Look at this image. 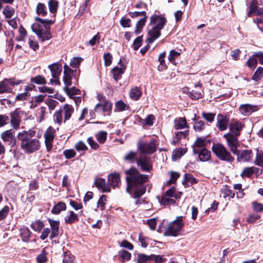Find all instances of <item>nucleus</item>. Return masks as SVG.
<instances>
[{
	"label": "nucleus",
	"instance_id": "obj_44",
	"mask_svg": "<svg viewBox=\"0 0 263 263\" xmlns=\"http://www.w3.org/2000/svg\"><path fill=\"white\" fill-rule=\"evenodd\" d=\"M254 173V167H245L240 174V176L242 178L250 177Z\"/></svg>",
	"mask_w": 263,
	"mask_h": 263
},
{
	"label": "nucleus",
	"instance_id": "obj_57",
	"mask_svg": "<svg viewBox=\"0 0 263 263\" xmlns=\"http://www.w3.org/2000/svg\"><path fill=\"white\" fill-rule=\"evenodd\" d=\"M14 13V10L11 7L7 6L3 10V14L6 18H11Z\"/></svg>",
	"mask_w": 263,
	"mask_h": 263
},
{
	"label": "nucleus",
	"instance_id": "obj_29",
	"mask_svg": "<svg viewBox=\"0 0 263 263\" xmlns=\"http://www.w3.org/2000/svg\"><path fill=\"white\" fill-rule=\"evenodd\" d=\"M108 181L109 184L116 187L118 186L120 182V175L118 173L110 174L108 176Z\"/></svg>",
	"mask_w": 263,
	"mask_h": 263
},
{
	"label": "nucleus",
	"instance_id": "obj_62",
	"mask_svg": "<svg viewBox=\"0 0 263 263\" xmlns=\"http://www.w3.org/2000/svg\"><path fill=\"white\" fill-rule=\"evenodd\" d=\"M252 205L255 211L257 212H263V204L254 201L252 202Z\"/></svg>",
	"mask_w": 263,
	"mask_h": 263
},
{
	"label": "nucleus",
	"instance_id": "obj_45",
	"mask_svg": "<svg viewBox=\"0 0 263 263\" xmlns=\"http://www.w3.org/2000/svg\"><path fill=\"white\" fill-rule=\"evenodd\" d=\"M59 3L56 0H50L48 2V7L50 12L52 14H55L58 8Z\"/></svg>",
	"mask_w": 263,
	"mask_h": 263
},
{
	"label": "nucleus",
	"instance_id": "obj_60",
	"mask_svg": "<svg viewBox=\"0 0 263 263\" xmlns=\"http://www.w3.org/2000/svg\"><path fill=\"white\" fill-rule=\"evenodd\" d=\"M74 257L70 253H66L64 256L63 263H74Z\"/></svg>",
	"mask_w": 263,
	"mask_h": 263
},
{
	"label": "nucleus",
	"instance_id": "obj_52",
	"mask_svg": "<svg viewBox=\"0 0 263 263\" xmlns=\"http://www.w3.org/2000/svg\"><path fill=\"white\" fill-rule=\"evenodd\" d=\"M44 227L43 222L41 220H36L32 222L31 227L35 231L40 232Z\"/></svg>",
	"mask_w": 263,
	"mask_h": 263
},
{
	"label": "nucleus",
	"instance_id": "obj_48",
	"mask_svg": "<svg viewBox=\"0 0 263 263\" xmlns=\"http://www.w3.org/2000/svg\"><path fill=\"white\" fill-rule=\"evenodd\" d=\"M165 52H164L160 54L158 58V61L160 62V66H158V70L162 71L164 69L166 68V66L165 64Z\"/></svg>",
	"mask_w": 263,
	"mask_h": 263
},
{
	"label": "nucleus",
	"instance_id": "obj_27",
	"mask_svg": "<svg viewBox=\"0 0 263 263\" xmlns=\"http://www.w3.org/2000/svg\"><path fill=\"white\" fill-rule=\"evenodd\" d=\"M1 136L2 139L5 142L12 143L14 141V134L11 129L3 132Z\"/></svg>",
	"mask_w": 263,
	"mask_h": 263
},
{
	"label": "nucleus",
	"instance_id": "obj_20",
	"mask_svg": "<svg viewBox=\"0 0 263 263\" xmlns=\"http://www.w3.org/2000/svg\"><path fill=\"white\" fill-rule=\"evenodd\" d=\"M48 221L51 228L50 238V239H52L58 236L59 234L60 222L59 221L51 219H49Z\"/></svg>",
	"mask_w": 263,
	"mask_h": 263
},
{
	"label": "nucleus",
	"instance_id": "obj_11",
	"mask_svg": "<svg viewBox=\"0 0 263 263\" xmlns=\"http://www.w3.org/2000/svg\"><path fill=\"white\" fill-rule=\"evenodd\" d=\"M55 130L51 126H49L44 133L45 142L48 151H50L52 148V142L54 138Z\"/></svg>",
	"mask_w": 263,
	"mask_h": 263
},
{
	"label": "nucleus",
	"instance_id": "obj_14",
	"mask_svg": "<svg viewBox=\"0 0 263 263\" xmlns=\"http://www.w3.org/2000/svg\"><path fill=\"white\" fill-rule=\"evenodd\" d=\"M258 109V107L257 106L250 104H241L239 107L240 112L243 116L250 115Z\"/></svg>",
	"mask_w": 263,
	"mask_h": 263
},
{
	"label": "nucleus",
	"instance_id": "obj_8",
	"mask_svg": "<svg viewBox=\"0 0 263 263\" xmlns=\"http://www.w3.org/2000/svg\"><path fill=\"white\" fill-rule=\"evenodd\" d=\"M238 136L231 133H227L223 136L227 140L228 145L233 154L237 153V148L239 145Z\"/></svg>",
	"mask_w": 263,
	"mask_h": 263
},
{
	"label": "nucleus",
	"instance_id": "obj_54",
	"mask_svg": "<svg viewBox=\"0 0 263 263\" xmlns=\"http://www.w3.org/2000/svg\"><path fill=\"white\" fill-rule=\"evenodd\" d=\"M151 255H146L143 254H140L138 255L137 262L146 263L148 261L151 260Z\"/></svg>",
	"mask_w": 263,
	"mask_h": 263
},
{
	"label": "nucleus",
	"instance_id": "obj_30",
	"mask_svg": "<svg viewBox=\"0 0 263 263\" xmlns=\"http://www.w3.org/2000/svg\"><path fill=\"white\" fill-rule=\"evenodd\" d=\"M157 199L160 203L164 206L175 204L176 203V201L174 199L166 196L165 194H163L161 198L158 196Z\"/></svg>",
	"mask_w": 263,
	"mask_h": 263
},
{
	"label": "nucleus",
	"instance_id": "obj_56",
	"mask_svg": "<svg viewBox=\"0 0 263 263\" xmlns=\"http://www.w3.org/2000/svg\"><path fill=\"white\" fill-rule=\"evenodd\" d=\"M257 0H252L249 6V10L248 12V16H251L255 10L258 8L257 7Z\"/></svg>",
	"mask_w": 263,
	"mask_h": 263
},
{
	"label": "nucleus",
	"instance_id": "obj_18",
	"mask_svg": "<svg viewBox=\"0 0 263 263\" xmlns=\"http://www.w3.org/2000/svg\"><path fill=\"white\" fill-rule=\"evenodd\" d=\"M229 123L228 118L221 114H218L217 117L216 125L220 130H224L227 128Z\"/></svg>",
	"mask_w": 263,
	"mask_h": 263
},
{
	"label": "nucleus",
	"instance_id": "obj_19",
	"mask_svg": "<svg viewBox=\"0 0 263 263\" xmlns=\"http://www.w3.org/2000/svg\"><path fill=\"white\" fill-rule=\"evenodd\" d=\"M206 139L205 137H199L197 138L194 144L192 145L194 154H195L197 152H199V151L201 148H205L204 147L206 144Z\"/></svg>",
	"mask_w": 263,
	"mask_h": 263
},
{
	"label": "nucleus",
	"instance_id": "obj_16",
	"mask_svg": "<svg viewBox=\"0 0 263 263\" xmlns=\"http://www.w3.org/2000/svg\"><path fill=\"white\" fill-rule=\"evenodd\" d=\"M74 73V70L71 69L67 64L64 66V74L63 81L66 87H68L71 85V76Z\"/></svg>",
	"mask_w": 263,
	"mask_h": 263
},
{
	"label": "nucleus",
	"instance_id": "obj_43",
	"mask_svg": "<svg viewBox=\"0 0 263 263\" xmlns=\"http://www.w3.org/2000/svg\"><path fill=\"white\" fill-rule=\"evenodd\" d=\"M36 11L39 15L45 16L47 13L46 6L43 3H39L37 5Z\"/></svg>",
	"mask_w": 263,
	"mask_h": 263
},
{
	"label": "nucleus",
	"instance_id": "obj_42",
	"mask_svg": "<svg viewBox=\"0 0 263 263\" xmlns=\"http://www.w3.org/2000/svg\"><path fill=\"white\" fill-rule=\"evenodd\" d=\"M164 194L171 198L173 197L175 199L180 198L182 194V193L177 192L174 187H172L170 189L167 190Z\"/></svg>",
	"mask_w": 263,
	"mask_h": 263
},
{
	"label": "nucleus",
	"instance_id": "obj_59",
	"mask_svg": "<svg viewBox=\"0 0 263 263\" xmlns=\"http://www.w3.org/2000/svg\"><path fill=\"white\" fill-rule=\"evenodd\" d=\"M120 257L123 261L129 260L131 258V254L127 251L121 250L119 253Z\"/></svg>",
	"mask_w": 263,
	"mask_h": 263
},
{
	"label": "nucleus",
	"instance_id": "obj_47",
	"mask_svg": "<svg viewBox=\"0 0 263 263\" xmlns=\"http://www.w3.org/2000/svg\"><path fill=\"white\" fill-rule=\"evenodd\" d=\"M47 253L45 249L42 251V252L39 254L36 258L37 263H44L47 261Z\"/></svg>",
	"mask_w": 263,
	"mask_h": 263
},
{
	"label": "nucleus",
	"instance_id": "obj_32",
	"mask_svg": "<svg viewBox=\"0 0 263 263\" xmlns=\"http://www.w3.org/2000/svg\"><path fill=\"white\" fill-rule=\"evenodd\" d=\"M66 205L63 202H59L52 209L51 212L53 214H59L61 211L66 210Z\"/></svg>",
	"mask_w": 263,
	"mask_h": 263
},
{
	"label": "nucleus",
	"instance_id": "obj_49",
	"mask_svg": "<svg viewBox=\"0 0 263 263\" xmlns=\"http://www.w3.org/2000/svg\"><path fill=\"white\" fill-rule=\"evenodd\" d=\"M255 164L261 166L263 164V151L257 149L256 159L254 161Z\"/></svg>",
	"mask_w": 263,
	"mask_h": 263
},
{
	"label": "nucleus",
	"instance_id": "obj_28",
	"mask_svg": "<svg viewBox=\"0 0 263 263\" xmlns=\"http://www.w3.org/2000/svg\"><path fill=\"white\" fill-rule=\"evenodd\" d=\"M174 127L176 129H182L187 128L188 125L184 118H177L174 120Z\"/></svg>",
	"mask_w": 263,
	"mask_h": 263
},
{
	"label": "nucleus",
	"instance_id": "obj_25",
	"mask_svg": "<svg viewBox=\"0 0 263 263\" xmlns=\"http://www.w3.org/2000/svg\"><path fill=\"white\" fill-rule=\"evenodd\" d=\"M161 30L153 27V28L148 32L149 37L147 41L149 43H153L155 40L158 38L160 35Z\"/></svg>",
	"mask_w": 263,
	"mask_h": 263
},
{
	"label": "nucleus",
	"instance_id": "obj_31",
	"mask_svg": "<svg viewBox=\"0 0 263 263\" xmlns=\"http://www.w3.org/2000/svg\"><path fill=\"white\" fill-rule=\"evenodd\" d=\"M63 111L64 112V122H65L70 118L71 115L73 113L74 108L71 105L65 104L63 108Z\"/></svg>",
	"mask_w": 263,
	"mask_h": 263
},
{
	"label": "nucleus",
	"instance_id": "obj_51",
	"mask_svg": "<svg viewBox=\"0 0 263 263\" xmlns=\"http://www.w3.org/2000/svg\"><path fill=\"white\" fill-rule=\"evenodd\" d=\"M96 137L100 143H104L106 140L107 133L104 131H100L96 135Z\"/></svg>",
	"mask_w": 263,
	"mask_h": 263
},
{
	"label": "nucleus",
	"instance_id": "obj_6",
	"mask_svg": "<svg viewBox=\"0 0 263 263\" xmlns=\"http://www.w3.org/2000/svg\"><path fill=\"white\" fill-rule=\"evenodd\" d=\"M158 142L156 140L152 139L150 142H139L138 148L141 154H152L156 151Z\"/></svg>",
	"mask_w": 263,
	"mask_h": 263
},
{
	"label": "nucleus",
	"instance_id": "obj_40",
	"mask_svg": "<svg viewBox=\"0 0 263 263\" xmlns=\"http://www.w3.org/2000/svg\"><path fill=\"white\" fill-rule=\"evenodd\" d=\"M147 18V16H145L144 17L141 18L137 22L135 31L136 34H138L141 32L142 28L145 25Z\"/></svg>",
	"mask_w": 263,
	"mask_h": 263
},
{
	"label": "nucleus",
	"instance_id": "obj_50",
	"mask_svg": "<svg viewBox=\"0 0 263 263\" xmlns=\"http://www.w3.org/2000/svg\"><path fill=\"white\" fill-rule=\"evenodd\" d=\"M263 76V68L259 67L256 69L252 76V80L255 81H257L261 79Z\"/></svg>",
	"mask_w": 263,
	"mask_h": 263
},
{
	"label": "nucleus",
	"instance_id": "obj_21",
	"mask_svg": "<svg viewBox=\"0 0 263 263\" xmlns=\"http://www.w3.org/2000/svg\"><path fill=\"white\" fill-rule=\"evenodd\" d=\"M64 221L66 224H72L79 221L78 215L72 211H68L64 217Z\"/></svg>",
	"mask_w": 263,
	"mask_h": 263
},
{
	"label": "nucleus",
	"instance_id": "obj_9",
	"mask_svg": "<svg viewBox=\"0 0 263 263\" xmlns=\"http://www.w3.org/2000/svg\"><path fill=\"white\" fill-rule=\"evenodd\" d=\"M21 82V81H16L14 79H4L0 82V93L11 92L12 89L10 87V86L18 85Z\"/></svg>",
	"mask_w": 263,
	"mask_h": 263
},
{
	"label": "nucleus",
	"instance_id": "obj_24",
	"mask_svg": "<svg viewBox=\"0 0 263 263\" xmlns=\"http://www.w3.org/2000/svg\"><path fill=\"white\" fill-rule=\"evenodd\" d=\"M195 154H198L199 160L202 162L208 161L211 158V152L206 148H201Z\"/></svg>",
	"mask_w": 263,
	"mask_h": 263
},
{
	"label": "nucleus",
	"instance_id": "obj_58",
	"mask_svg": "<svg viewBox=\"0 0 263 263\" xmlns=\"http://www.w3.org/2000/svg\"><path fill=\"white\" fill-rule=\"evenodd\" d=\"M180 53L175 51V50H172L170 51L168 59L170 62L172 63H174L176 59L180 55Z\"/></svg>",
	"mask_w": 263,
	"mask_h": 263
},
{
	"label": "nucleus",
	"instance_id": "obj_61",
	"mask_svg": "<svg viewBox=\"0 0 263 263\" xmlns=\"http://www.w3.org/2000/svg\"><path fill=\"white\" fill-rule=\"evenodd\" d=\"M106 196L105 195H102L99 200H98L97 202V206L98 208L100 209L101 210H103L104 209V206L106 204Z\"/></svg>",
	"mask_w": 263,
	"mask_h": 263
},
{
	"label": "nucleus",
	"instance_id": "obj_22",
	"mask_svg": "<svg viewBox=\"0 0 263 263\" xmlns=\"http://www.w3.org/2000/svg\"><path fill=\"white\" fill-rule=\"evenodd\" d=\"M95 184L96 186L103 192H109L110 189L109 186L106 184L105 180L103 178H98L95 180Z\"/></svg>",
	"mask_w": 263,
	"mask_h": 263
},
{
	"label": "nucleus",
	"instance_id": "obj_4",
	"mask_svg": "<svg viewBox=\"0 0 263 263\" xmlns=\"http://www.w3.org/2000/svg\"><path fill=\"white\" fill-rule=\"evenodd\" d=\"M212 151L216 157L220 160L232 162L234 159L225 146L221 143L213 145Z\"/></svg>",
	"mask_w": 263,
	"mask_h": 263
},
{
	"label": "nucleus",
	"instance_id": "obj_1",
	"mask_svg": "<svg viewBox=\"0 0 263 263\" xmlns=\"http://www.w3.org/2000/svg\"><path fill=\"white\" fill-rule=\"evenodd\" d=\"M127 182L126 192L130 193V190H134L133 197L138 198L145 192V187L143 184L147 181L148 176L141 174L136 168H130L125 171Z\"/></svg>",
	"mask_w": 263,
	"mask_h": 263
},
{
	"label": "nucleus",
	"instance_id": "obj_39",
	"mask_svg": "<svg viewBox=\"0 0 263 263\" xmlns=\"http://www.w3.org/2000/svg\"><path fill=\"white\" fill-rule=\"evenodd\" d=\"M31 232L29 229L25 227H23L20 229V235L23 241H27L30 237Z\"/></svg>",
	"mask_w": 263,
	"mask_h": 263
},
{
	"label": "nucleus",
	"instance_id": "obj_63",
	"mask_svg": "<svg viewBox=\"0 0 263 263\" xmlns=\"http://www.w3.org/2000/svg\"><path fill=\"white\" fill-rule=\"evenodd\" d=\"M180 175L177 172H172L171 173V179L166 182L168 185L174 183L179 178Z\"/></svg>",
	"mask_w": 263,
	"mask_h": 263
},
{
	"label": "nucleus",
	"instance_id": "obj_41",
	"mask_svg": "<svg viewBox=\"0 0 263 263\" xmlns=\"http://www.w3.org/2000/svg\"><path fill=\"white\" fill-rule=\"evenodd\" d=\"M189 134V131H184V132H178L175 134V136L174 140L172 141V143L174 145H176V144L178 142L180 139L182 137L185 138Z\"/></svg>",
	"mask_w": 263,
	"mask_h": 263
},
{
	"label": "nucleus",
	"instance_id": "obj_38",
	"mask_svg": "<svg viewBox=\"0 0 263 263\" xmlns=\"http://www.w3.org/2000/svg\"><path fill=\"white\" fill-rule=\"evenodd\" d=\"M83 59L80 57H74L70 61V66L74 70V72L77 71V68H79V65L83 61Z\"/></svg>",
	"mask_w": 263,
	"mask_h": 263
},
{
	"label": "nucleus",
	"instance_id": "obj_34",
	"mask_svg": "<svg viewBox=\"0 0 263 263\" xmlns=\"http://www.w3.org/2000/svg\"><path fill=\"white\" fill-rule=\"evenodd\" d=\"M44 98L45 96L42 95L32 97V100L30 102V107L32 108H34L37 106L41 103H42L44 101Z\"/></svg>",
	"mask_w": 263,
	"mask_h": 263
},
{
	"label": "nucleus",
	"instance_id": "obj_33",
	"mask_svg": "<svg viewBox=\"0 0 263 263\" xmlns=\"http://www.w3.org/2000/svg\"><path fill=\"white\" fill-rule=\"evenodd\" d=\"M125 68L121 65L120 67H115L112 70L114 78L116 81L121 79L122 74L124 72Z\"/></svg>",
	"mask_w": 263,
	"mask_h": 263
},
{
	"label": "nucleus",
	"instance_id": "obj_7",
	"mask_svg": "<svg viewBox=\"0 0 263 263\" xmlns=\"http://www.w3.org/2000/svg\"><path fill=\"white\" fill-rule=\"evenodd\" d=\"M137 165L144 172H149L153 167L151 157L141 154L137 159Z\"/></svg>",
	"mask_w": 263,
	"mask_h": 263
},
{
	"label": "nucleus",
	"instance_id": "obj_23",
	"mask_svg": "<svg viewBox=\"0 0 263 263\" xmlns=\"http://www.w3.org/2000/svg\"><path fill=\"white\" fill-rule=\"evenodd\" d=\"M195 87L197 90H193L189 92V96L192 99H199L202 97L201 93V85L200 83L195 84Z\"/></svg>",
	"mask_w": 263,
	"mask_h": 263
},
{
	"label": "nucleus",
	"instance_id": "obj_17",
	"mask_svg": "<svg viewBox=\"0 0 263 263\" xmlns=\"http://www.w3.org/2000/svg\"><path fill=\"white\" fill-rule=\"evenodd\" d=\"M235 154L237 155V160L242 162L249 161L253 156L252 151L251 149H245L240 152L237 149V153Z\"/></svg>",
	"mask_w": 263,
	"mask_h": 263
},
{
	"label": "nucleus",
	"instance_id": "obj_36",
	"mask_svg": "<svg viewBox=\"0 0 263 263\" xmlns=\"http://www.w3.org/2000/svg\"><path fill=\"white\" fill-rule=\"evenodd\" d=\"M141 91L138 87L132 88L129 91V97L134 100H138L141 96Z\"/></svg>",
	"mask_w": 263,
	"mask_h": 263
},
{
	"label": "nucleus",
	"instance_id": "obj_10",
	"mask_svg": "<svg viewBox=\"0 0 263 263\" xmlns=\"http://www.w3.org/2000/svg\"><path fill=\"white\" fill-rule=\"evenodd\" d=\"M48 68L50 69L53 78L50 80V83L52 84H60L58 78L62 71L61 65L57 62L48 65Z\"/></svg>",
	"mask_w": 263,
	"mask_h": 263
},
{
	"label": "nucleus",
	"instance_id": "obj_37",
	"mask_svg": "<svg viewBox=\"0 0 263 263\" xmlns=\"http://www.w3.org/2000/svg\"><path fill=\"white\" fill-rule=\"evenodd\" d=\"M196 182L195 178L192 175L188 174H185L184 175V179L182 182L184 186H190Z\"/></svg>",
	"mask_w": 263,
	"mask_h": 263
},
{
	"label": "nucleus",
	"instance_id": "obj_13",
	"mask_svg": "<svg viewBox=\"0 0 263 263\" xmlns=\"http://www.w3.org/2000/svg\"><path fill=\"white\" fill-rule=\"evenodd\" d=\"M112 108V103L108 101H104L102 103L97 104L95 108L96 112L102 110L105 115H109Z\"/></svg>",
	"mask_w": 263,
	"mask_h": 263
},
{
	"label": "nucleus",
	"instance_id": "obj_5",
	"mask_svg": "<svg viewBox=\"0 0 263 263\" xmlns=\"http://www.w3.org/2000/svg\"><path fill=\"white\" fill-rule=\"evenodd\" d=\"M183 227L182 217L181 216L177 217L174 221L168 224L164 234L166 236H177L179 235Z\"/></svg>",
	"mask_w": 263,
	"mask_h": 263
},
{
	"label": "nucleus",
	"instance_id": "obj_64",
	"mask_svg": "<svg viewBox=\"0 0 263 263\" xmlns=\"http://www.w3.org/2000/svg\"><path fill=\"white\" fill-rule=\"evenodd\" d=\"M54 121L59 124H61L62 122V111L59 110L55 112L53 115Z\"/></svg>",
	"mask_w": 263,
	"mask_h": 263
},
{
	"label": "nucleus",
	"instance_id": "obj_12",
	"mask_svg": "<svg viewBox=\"0 0 263 263\" xmlns=\"http://www.w3.org/2000/svg\"><path fill=\"white\" fill-rule=\"evenodd\" d=\"M229 127L231 133L236 136H239L244 124L240 121L232 120L229 124Z\"/></svg>",
	"mask_w": 263,
	"mask_h": 263
},
{
	"label": "nucleus",
	"instance_id": "obj_53",
	"mask_svg": "<svg viewBox=\"0 0 263 263\" xmlns=\"http://www.w3.org/2000/svg\"><path fill=\"white\" fill-rule=\"evenodd\" d=\"M205 128V123L202 120H196L194 124V128L196 131L200 132Z\"/></svg>",
	"mask_w": 263,
	"mask_h": 263
},
{
	"label": "nucleus",
	"instance_id": "obj_15",
	"mask_svg": "<svg viewBox=\"0 0 263 263\" xmlns=\"http://www.w3.org/2000/svg\"><path fill=\"white\" fill-rule=\"evenodd\" d=\"M151 24L155 25V27L161 30L166 22L165 18L162 15H153L150 18Z\"/></svg>",
	"mask_w": 263,
	"mask_h": 263
},
{
	"label": "nucleus",
	"instance_id": "obj_26",
	"mask_svg": "<svg viewBox=\"0 0 263 263\" xmlns=\"http://www.w3.org/2000/svg\"><path fill=\"white\" fill-rule=\"evenodd\" d=\"M10 122L12 127L15 129L19 127L21 121V118L17 112L14 111L10 114Z\"/></svg>",
	"mask_w": 263,
	"mask_h": 263
},
{
	"label": "nucleus",
	"instance_id": "obj_35",
	"mask_svg": "<svg viewBox=\"0 0 263 263\" xmlns=\"http://www.w3.org/2000/svg\"><path fill=\"white\" fill-rule=\"evenodd\" d=\"M187 152L186 148H179L174 150L172 154V159L177 160L180 158Z\"/></svg>",
	"mask_w": 263,
	"mask_h": 263
},
{
	"label": "nucleus",
	"instance_id": "obj_2",
	"mask_svg": "<svg viewBox=\"0 0 263 263\" xmlns=\"http://www.w3.org/2000/svg\"><path fill=\"white\" fill-rule=\"evenodd\" d=\"M35 130H24L18 134V139L21 141V147L24 153L31 154L40 149L41 143L39 139L34 138Z\"/></svg>",
	"mask_w": 263,
	"mask_h": 263
},
{
	"label": "nucleus",
	"instance_id": "obj_46",
	"mask_svg": "<svg viewBox=\"0 0 263 263\" xmlns=\"http://www.w3.org/2000/svg\"><path fill=\"white\" fill-rule=\"evenodd\" d=\"M257 60L254 54L250 57L246 62V65L250 69H254L257 66Z\"/></svg>",
	"mask_w": 263,
	"mask_h": 263
},
{
	"label": "nucleus",
	"instance_id": "obj_55",
	"mask_svg": "<svg viewBox=\"0 0 263 263\" xmlns=\"http://www.w3.org/2000/svg\"><path fill=\"white\" fill-rule=\"evenodd\" d=\"M115 106L116 109L119 111H124L128 109V106L121 100L117 101Z\"/></svg>",
	"mask_w": 263,
	"mask_h": 263
},
{
	"label": "nucleus",
	"instance_id": "obj_3",
	"mask_svg": "<svg viewBox=\"0 0 263 263\" xmlns=\"http://www.w3.org/2000/svg\"><path fill=\"white\" fill-rule=\"evenodd\" d=\"M35 20L41 24L34 23L32 25L31 28L41 39L42 41L48 40L51 38V35L48 26L54 23V20L43 19L38 17H35Z\"/></svg>",
	"mask_w": 263,
	"mask_h": 263
}]
</instances>
